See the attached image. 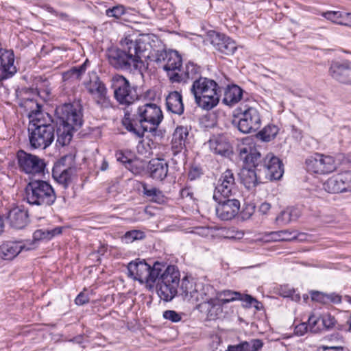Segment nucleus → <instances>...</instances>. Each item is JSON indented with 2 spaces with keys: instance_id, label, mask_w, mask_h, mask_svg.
Returning <instances> with one entry per match:
<instances>
[{
  "instance_id": "nucleus-63",
  "label": "nucleus",
  "mask_w": 351,
  "mask_h": 351,
  "mask_svg": "<svg viewBox=\"0 0 351 351\" xmlns=\"http://www.w3.org/2000/svg\"><path fill=\"white\" fill-rule=\"evenodd\" d=\"M47 10L50 12V13H52V14H54L56 15H57L56 14V12L55 11V10L51 8V6H47Z\"/></svg>"
},
{
  "instance_id": "nucleus-22",
  "label": "nucleus",
  "mask_w": 351,
  "mask_h": 351,
  "mask_svg": "<svg viewBox=\"0 0 351 351\" xmlns=\"http://www.w3.org/2000/svg\"><path fill=\"white\" fill-rule=\"evenodd\" d=\"M34 248V242L26 244L22 241H7L0 246V256L4 260H12L22 250Z\"/></svg>"
},
{
  "instance_id": "nucleus-21",
  "label": "nucleus",
  "mask_w": 351,
  "mask_h": 351,
  "mask_svg": "<svg viewBox=\"0 0 351 351\" xmlns=\"http://www.w3.org/2000/svg\"><path fill=\"white\" fill-rule=\"evenodd\" d=\"M14 54L12 50L0 49V82L12 77L17 71L14 64Z\"/></svg>"
},
{
  "instance_id": "nucleus-35",
  "label": "nucleus",
  "mask_w": 351,
  "mask_h": 351,
  "mask_svg": "<svg viewBox=\"0 0 351 351\" xmlns=\"http://www.w3.org/2000/svg\"><path fill=\"white\" fill-rule=\"evenodd\" d=\"M142 188L143 194L148 200L157 204H162L165 202L166 197L163 193L156 187L143 183Z\"/></svg>"
},
{
  "instance_id": "nucleus-30",
  "label": "nucleus",
  "mask_w": 351,
  "mask_h": 351,
  "mask_svg": "<svg viewBox=\"0 0 351 351\" xmlns=\"http://www.w3.org/2000/svg\"><path fill=\"white\" fill-rule=\"evenodd\" d=\"M263 345L261 339H252L243 341L237 345L228 346L226 351H261Z\"/></svg>"
},
{
  "instance_id": "nucleus-48",
  "label": "nucleus",
  "mask_w": 351,
  "mask_h": 351,
  "mask_svg": "<svg viewBox=\"0 0 351 351\" xmlns=\"http://www.w3.org/2000/svg\"><path fill=\"white\" fill-rule=\"evenodd\" d=\"M86 69V63H84L78 67L72 68L68 73L70 74V76L74 77L76 79H80L81 75L85 73Z\"/></svg>"
},
{
  "instance_id": "nucleus-49",
  "label": "nucleus",
  "mask_w": 351,
  "mask_h": 351,
  "mask_svg": "<svg viewBox=\"0 0 351 351\" xmlns=\"http://www.w3.org/2000/svg\"><path fill=\"white\" fill-rule=\"evenodd\" d=\"M237 300L242 301L244 304L243 306L249 308L252 306L253 302H256V299L248 294H243L241 293V297Z\"/></svg>"
},
{
  "instance_id": "nucleus-7",
  "label": "nucleus",
  "mask_w": 351,
  "mask_h": 351,
  "mask_svg": "<svg viewBox=\"0 0 351 351\" xmlns=\"http://www.w3.org/2000/svg\"><path fill=\"white\" fill-rule=\"evenodd\" d=\"M24 198L30 205L49 206L55 202L56 194L49 182L32 180L25 188Z\"/></svg>"
},
{
  "instance_id": "nucleus-2",
  "label": "nucleus",
  "mask_w": 351,
  "mask_h": 351,
  "mask_svg": "<svg viewBox=\"0 0 351 351\" xmlns=\"http://www.w3.org/2000/svg\"><path fill=\"white\" fill-rule=\"evenodd\" d=\"M142 104L130 109H125L123 125L136 137L141 138L145 132L155 131L163 119L160 108L152 102L156 97V93L147 90L144 93Z\"/></svg>"
},
{
  "instance_id": "nucleus-31",
  "label": "nucleus",
  "mask_w": 351,
  "mask_h": 351,
  "mask_svg": "<svg viewBox=\"0 0 351 351\" xmlns=\"http://www.w3.org/2000/svg\"><path fill=\"white\" fill-rule=\"evenodd\" d=\"M202 282H196L193 280H189L186 278H183L181 283V295L184 300L193 302V298H195L197 289H200Z\"/></svg>"
},
{
  "instance_id": "nucleus-10",
  "label": "nucleus",
  "mask_w": 351,
  "mask_h": 351,
  "mask_svg": "<svg viewBox=\"0 0 351 351\" xmlns=\"http://www.w3.org/2000/svg\"><path fill=\"white\" fill-rule=\"evenodd\" d=\"M239 193L234 174L230 169H226L221 173L215 186L213 199L221 201L223 198L236 197Z\"/></svg>"
},
{
  "instance_id": "nucleus-45",
  "label": "nucleus",
  "mask_w": 351,
  "mask_h": 351,
  "mask_svg": "<svg viewBox=\"0 0 351 351\" xmlns=\"http://www.w3.org/2000/svg\"><path fill=\"white\" fill-rule=\"evenodd\" d=\"M106 14L109 17L119 19L125 14V9L123 5H117L112 8L107 9Z\"/></svg>"
},
{
  "instance_id": "nucleus-14",
  "label": "nucleus",
  "mask_w": 351,
  "mask_h": 351,
  "mask_svg": "<svg viewBox=\"0 0 351 351\" xmlns=\"http://www.w3.org/2000/svg\"><path fill=\"white\" fill-rule=\"evenodd\" d=\"M17 162L21 171L27 174H39L44 172L45 160L36 155L19 150L16 154Z\"/></svg>"
},
{
  "instance_id": "nucleus-42",
  "label": "nucleus",
  "mask_w": 351,
  "mask_h": 351,
  "mask_svg": "<svg viewBox=\"0 0 351 351\" xmlns=\"http://www.w3.org/2000/svg\"><path fill=\"white\" fill-rule=\"evenodd\" d=\"M116 158L119 162L125 165V167L130 170L132 173H138V170L136 168H134V162L127 156H125L123 152H117L116 154Z\"/></svg>"
},
{
  "instance_id": "nucleus-52",
  "label": "nucleus",
  "mask_w": 351,
  "mask_h": 351,
  "mask_svg": "<svg viewBox=\"0 0 351 351\" xmlns=\"http://www.w3.org/2000/svg\"><path fill=\"white\" fill-rule=\"evenodd\" d=\"M185 144L184 143L175 141L172 138L171 141V149L173 153V155H176L178 153L181 152V151L183 149Z\"/></svg>"
},
{
  "instance_id": "nucleus-60",
  "label": "nucleus",
  "mask_w": 351,
  "mask_h": 351,
  "mask_svg": "<svg viewBox=\"0 0 351 351\" xmlns=\"http://www.w3.org/2000/svg\"><path fill=\"white\" fill-rule=\"evenodd\" d=\"M252 306H254L257 310H260L261 303L256 300V302H253Z\"/></svg>"
},
{
  "instance_id": "nucleus-43",
  "label": "nucleus",
  "mask_w": 351,
  "mask_h": 351,
  "mask_svg": "<svg viewBox=\"0 0 351 351\" xmlns=\"http://www.w3.org/2000/svg\"><path fill=\"white\" fill-rule=\"evenodd\" d=\"M320 319L315 315H311L308 319V326L309 331L312 333H317L322 330V323L320 324Z\"/></svg>"
},
{
  "instance_id": "nucleus-11",
  "label": "nucleus",
  "mask_w": 351,
  "mask_h": 351,
  "mask_svg": "<svg viewBox=\"0 0 351 351\" xmlns=\"http://www.w3.org/2000/svg\"><path fill=\"white\" fill-rule=\"evenodd\" d=\"M82 110L77 102L64 104L56 108V114L60 123L79 128L83 122Z\"/></svg>"
},
{
  "instance_id": "nucleus-33",
  "label": "nucleus",
  "mask_w": 351,
  "mask_h": 351,
  "mask_svg": "<svg viewBox=\"0 0 351 351\" xmlns=\"http://www.w3.org/2000/svg\"><path fill=\"white\" fill-rule=\"evenodd\" d=\"M322 16L334 23L351 27V13H342L339 11H328L323 12Z\"/></svg>"
},
{
  "instance_id": "nucleus-5",
  "label": "nucleus",
  "mask_w": 351,
  "mask_h": 351,
  "mask_svg": "<svg viewBox=\"0 0 351 351\" xmlns=\"http://www.w3.org/2000/svg\"><path fill=\"white\" fill-rule=\"evenodd\" d=\"M146 283L153 284L157 279L158 294L159 297L166 301H171L178 293L180 282V271L173 265L165 266L155 262L153 266L149 265Z\"/></svg>"
},
{
  "instance_id": "nucleus-40",
  "label": "nucleus",
  "mask_w": 351,
  "mask_h": 351,
  "mask_svg": "<svg viewBox=\"0 0 351 351\" xmlns=\"http://www.w3.org/2000/svg\"><path fill=\"white\" fill-rule=\"evenodd\" d=\"M278 132V128L276 125H268L259 132L258 136L263 141L269 142L276 137Z\"/></svg>"
},
{
  "instance_id": "nucleus-23",
  "label": "nucleus",
  "mask_w": 351,
  "mask_h": 351,
  "mask_svg": "<svg viewBox=\"0 0 351 351\" xmlns=\"http://www.w3.org/2000/svg\"><path fill=\"white\" fill-rule=\"evenodd\" d=\"M200 73V67L189 62L186 64L184 67H181V71L172 76L173 83H186L189 80L195 81L196 79L202 77Z\"/></svg>"
},
{
  "instance_id": "nucleus-50",
  "label": "nucleus",
  "mask_w": 351,
  "mask_h": 351,
  "mask_svg": "<svg viewBox=\"0 0 351 351\" xmlns=\"http://www.w3.org/2000/svg\"><path fill=\"white\" fill-rule=\"evenodd\" d=\"M311 299L322 304H326V293L319 291H312Z\"/></svg>"
},
{
  "instance_id": "nucleus-29",
  "label": "nucleus",
  "mask_w": 351,
  "mask_h": 351,
  "mask_svg": "<svg viewBox=\"0 0 351 351\" xmlns=\"http://www.w3.org/2000/svg\"><path fill=\"white\" fill-rule=\"evenodd\" d=\"M166 106L168 111L181 115L184 112L182 97L178 91L171 92L166 97Z\"/></svg>"
},
{
  "instance_id": "nucleus-37",
  "label": "nucleus",
  "mask_w": 351,
  "mask_h": 351,
  "mask_svg": "<svg viewBox=\"0 0 351 351\" xmlns=\"http://www.w3.org/2000/svg\"><path fill=\"white\" fill-rule=\"evenodd\" d=\"M62 228L61 227H56L53 229H38L36 230L33 234V239L34 241L40 240H49L53 237L59 235L62 233Z\"/></svg>"
},
{
  "instance_id": "nucleus-3",
  "label": "nucleus",
  "mask_w": 351,
  "mask_h": 351,
  "mask_svg": "<svg viewBox=\"0 0 351 351\" xmlns=\"http://www.w3.org/2000/svg\"><path fill=\"white\" fill-rule=\"evenodd\" d=\"M120 48L111 47L106 51L109 64L116 69L142 74L147 44L142 39L127 36L120 42Z\"/></svg>"
},
{
  "instance_id": "nucleus-64",
  "label": "nucleus",
  "mask_w": 351,
  "mask_h": 351,
  "mask_svg": "<svg viewBox=\"0 0 351 351\" xmlns=\"http://www.w3.org/2000/svg\"><path fill=\"white\" fill-rule=\"evenodd\" d=\"M341 130L342 132H350V128L348 126H343L341 128Z\"/></svg>"
},
{
  "instance_id": "nucleus-12",
  "label": "nucleus",
  "mask_w": 351,
  "mask_h": 351,
  "mask_svg": "<svg viewBox=\"0 0 351 351\" xmlns=\"http://www.w3.org/2000/svg\"><path fill=\"white\" fill-rule=\"evenodd\" d=\"M156 62L161 64L164 70L167 71L170 81L173 82L172 76L181 71L182 59L176 51L161 50L156 52Z\"/></svg>"
},
{
  "instance_id": "nucleus-25",
  "label": "nucleus",
  "mask_w": 351,
  "mask_h": 351,
  "mask_svg": "<svg viewBox=\"0 0 351 351\" xmlns=\"http://www.w3.org/2000/svg\"><path fill=\"white\" fill-rule=\"evenodd\" d=\"M7 219L11 227L15 229H22L29 222L28 212L20 207L14 208L9 211Z\"/></svg>"
},
{
  "instance_id": "nucleus-57",
  "label": "nucleus",
  "mask_w": 351,
  "mask_h": 351,
  "mask_svg": "<svg viewBox=\"0 0 351 351\" xmlns=\"http://www.w3.org/2000/svg\"><path fill=\"white\" fill-rule=\"evenodd\" d=\"M318 351H344V348L341 346H322Z\"/></svg>"
},
{
  "instance_id": "nucleus-16",
  "label": "nucleus",
  "mask_w": 351,
  "mask_h": 351,
  "mask_svg": "<svg viewBox=\"0 0 351 351\" xmlns=\"http://www.w3.org/2000/svg\"><path fill=\"white\" fill-rule=\"evenodd\" d=\"M87 92L90 94L95 104L100 107H108L110 99L105 84L97 76L84 83Z\"/></svg>"
},
{
  "instance_id": "nucleus-61",
  "label": "nucleus",
  "mask_w": 351,
  "mask_h": 351,
  "mask_svg": "<svg viewBox=\"0 0 351 351\" xmlns=\"http://www.w3.org/2000/svg\"><path fill=\"white\" fill-rule=\"evenodd\" d=\"M181 195L182 197H184V196H188L189 195V190L188 189H182V191H181Z\"/></svg>"
},
{
  "instance_id": "nucleus-46",
  "label": "nucleus",
  "mask_w": 351,
  "mask_h": 351,
  "mask_svg": "<svg viewBox=\"0 0 351 351\" xmlns=\"http://www.w3.org/2000/svg\"><path fill=\"white\" fill-rule=\"evenodd\" d=\"M336 324L335 317L330 314L324 315L322 317V326L324 328L327 330L332 328Z\"/></svg>"
},
{
  "instance_id": "nucleus-62",
  "label": "nucleus",
  "mask_w": 351,
  "mask_h": 351,
  "mask_svg": "<svg viewBox=\"0 0 351 351\" xmlns=\"http://www.w3.org/2000/svg\"><path fill=\"white\" fill-rule=\"evenodd\" d=\"M3 228H4L3 220L1 217H0V234H1L3 232Z\"/></svg>"
},
{
  "instance_id": "nucleus-9",
  "label": "nucleus",
  "mask_w": 351,
  "mask_h": 351,
  "mask_svg": "<svg viewBox=\"0 0 351 351\" xmlns=\"http://www.w3.org/2000/svg\"><path fill=\"white\" fill-rule=\"evenodd\" d=\"M74 156L69 154L63 156L52 170L53 179L64 189H66L76 173L74 166Z\"/></svg>"
},
{
  "instance_id": "nucleus-41",
  "label": "nucleus",
  "mask_w": 351,
  "mask_h": 351,
  "mask_svg": "<svg viewBox=\"0 0 351 351\" xmlns=\"http://www.w3.org/2000/svg\"><path fill=\"white\" fill-rule=\"evenodd\" d=\"M145 238L144 232L138 230L128 231L122 237V240L126 243H132L135 241L143 240Z\"/></svg>"
},
{
  "instance_id": "nucleus-39",
  "label": "nucleus",
  "mask_w": 351,
  "mask_h": 351,
  "mask_svg": "<svg viewBox=\"0 0 351 351\" xmlns=\"http://www.w3.org/2000/svg\"><path fill=\"white\" fill-rule=\"evenodd\" d=\"M217 298L223 304L236 301L241 297V293L231 290H224L216 293Z\"/></svg>"
},
{
  "instance_id": "nucleus-56",
  "label": "nucleus",
  "mask_w": 351,
  "mask_h": 351,
  "mask_svg": "<svg viewBox=\"0 0 351 351\" xmlns=\"http://www.w3.org/2000/svg\"><path fill=\"white\" fill-rule=\"evenodd\" d=\"M89 302V298L84 293H80L75 298V302L77 305H83Z\"/></svg>"
},
{
  "instance_id": "nucleus-6",
  "label": "nucleus",
  "mask_w": 351,
  "mask_h": 351,
  "mask_svg": "<svg viewBox=\"0 0 351 351\" xmlns=\"http://www.w3.org/2000/svg\"><path fill=\"white\" fill-rule=\"evenodd\" d=\"M191 91L197 106L209 110L219 104L222 87L213 80L203 77L193 82Z\"/></svg>"
},
{
  "instance_id": "nucleus-59",
  "label": "nucleus",
  "mask_w": 351,
  "mask_h": 351,
  "mask_svg": "<svg viewBox=\"0 0 351 351\" xmlns=\"http://www.w3.org/2000/svg\"><path fill=\"white\" fill-rule=\"evenodd\" d=\"M197 172V169H193V171H191L189 174V177L190 178L191 180H194L195 178V173Z\"/></svg>"
},
{
  "instance_id": "nucleus-24",
  "label": "nucleus",
  "mask_w": 351,
  "mask_h": 351,
  "mask_svg": "<svg viewBox=\"0 0 351 351\" xmlns=\"http://www.w3.org/2000/svg\"><path fill=\"white\" fill-rule=\"evenodd\" d=\"M210 149L215 154L229 156L232 153V147L227 138L223 135L213 136L208 141Z\"/></svg>"
},
{
  "instance_id": "nucleus-44",
  "label": "nucleus",
  "mask_w": 351,
  "mask_h": 351,
  "mask_svg": "<svg viewBox=\"0 0 351 351\" xmlns=\"http://www.w3.org/2000/svg\"><path fill=\"white\" fill-rule=\"evenodd\" d=\"M189 135V130L186 127L184 126H178L173 134V139L175 141H178L185 144L186 138Z\"/></svg>"
},
{
  "instance_id": "nucleus-27",
  "label": "nucleus",
  "mask_w": 351,
  "mask_h": 351,
  "mask_svg": "<svg viewBox=\"0 0 351 351\" xmlns=\"http://www.w3.org/2000/svg\"><path fill=\"white\" fill-rule=\"evenodd\" d=\"M147 169L153 179L162 181L167 176L169 165L164 159L154 158L149 161Z\"/></svg>"
},
{
  "instance_id": "nucleus-19",
  "label": "nucleus",
  "mask_w": 351,
  "mask_h": 351,
  "mask_svg": "<svg viewBox=\"0 0 351 351\" xmlns=\"http://www.w3.org/2000/svg\"><path fill=\"white\" fill-rule=\"evenodd\" d=\"M324 189L328 193L351 192V183L348 171H343L328 178L324 183Z\"/></svg>"
},
{
  "instance_id": "nucleus-55",
  "label": "nucleus",
  "mask_w": 351,
  "mask_h": 351,
  "mask_svg": "<svg viewBox=\"0 0 351 351\" xmlns=\"http://www.w3.org/2000/svg\"><path fill=\"white\" fill-rule=\"evenodd\" d=\"M280 232L282 233L280 234L282 237H285L283 239V241H291L293 239H297L298 235L294 232H290L288 230H280Z\"/></svg>"
},
{
  "instance_id": "nucleus-8",
  "label": "nucleus",
  "mask_w": 351,
  "mask_h": 351,
  "mask_svg": "<svg viewBox=\"0 0 351 351\" xmlns=\"http://www.w3.org/2000/svg\"><path fill=\"white\" fill-rule=\"evenodd\" d=\"M110 82L116 101L120 105L126 106L125 109H130L129 107L138 99L137 87L132 86L128 79L119 74L113 75Z\"/></svg>"
},
{
  "instance_id": "nucleus-4",
  "label": "nucleus",
  "mask_w": 351,
  "mask_h": 351,
  "mask_svg": "<svg viewBox=\"0 0 351 351\" xmlns=\"http://www.w3.org/2000/svg\"><path fill=\"white\" fill-rule=\"evenodd\" d=\"M23 105L29 110V138L34 149H46L55 138V125L53 120L41 112V106L34 99H24Z\"/></svg>"
},
{
  "instance_id": "nucleus-53",
  "label": "nucleus",
  "mask_w": 351,
  "mask_h": 351,
  "mask_svg": "<svg viewBox=\"0 0 351 351\" xmlns=\"http://www.w3.org/2000/svg\"><path fill=\"white\" fill-rule=\"evenodd\" d=\"M308 329V324L305 322L301 323L295 327L294 332L297 335L302 336L304 335Z\"/></svg>"
},
{
  "instance_id": "nucleus-34",
  "label": "nucleus",
  "mask_w": 351,
  "mask_h": 351,
  "mask_svg": "<svg viewBox=\"0 0 351 351\" xmlns=\"http://www.w3.org/2000/svg\"><path fill=\"white\" fill-rule=\"evenodd\" d=\"M204 305L207 311V316L210 319L218 318L223 313V306L224 305L217 298H211L207 302L202 303Z\"/></svg>"
},
{
  "instance_id": "nucleus-26",
  "label": "nucleus",
  "mask_w": 351,
  "mask_h": 351,
  "mask_svg": "<svg viewBox=\"0 0 351 351\" xmlns=\"http://www.w3.org/2000/svg\"><path fill=\"white\" fill-rule=\"evenodd\" d=\"M128 269L130 275L136 280L141 283L147 281V274L149 269V265L145 260H136L128 264Z\"/></svg>"
},
{
  "instance_id": "nucleus-32",
  "label": "nucleus",
  "mask_w": 351,
  "mask_h": 351,
  "mask_svg": "<svg viewBox=\"0 0 351 351\" xmlns=\"http://www.w3.org/2000/svg\"><path fill=\"white\" fill-rule=\"evenodd\" d=\"M243 90L235 84L228 85L224 89L223 102L226 105L232 106L237 104L242 97Z\"/></svg>"
},
{
  "instance_id": "nucleus-28",
  "label": "nucleus",
  "mask_w": 351,
  "mask_h": 351,
  "mask_svg": "<svg viewBox=\"0 0 351 351\" xmlns=\"http://www.w3.org/2000/svg\"><path fill=\"white\" fill-rule=\"evenodd\" d=\"M302 215L301 210L297 207H288L281 211L276 217L275 223L278 226H285L298 220Z\"/></svg>"
},
{
  "instance_id": "nucleus-1",
  "label": "nucleus",
  "mask_w": 351,
  "mask_h": 351,
  "mask_svg": "<svg viewBox=\"0 0 351 351\" xmlns=\"http://www.w3.org/2000/svg\"><path fill=\"white\" fill-rule=\"evenodd\" d=\"M239 156L245 162L239 173L240 178L248 189L255 187L263 180H279L283 175L281 160L271 153L263 158L255 148L244 147L240 148Z\"/></svg>"
},
{
  "instance_id": "nucleus-51",
  "label": "nucleus",
  "mask_w": 351,
  "mask_h": 351,
  "mask_svg": "<svg viewBox=\"0 0 351 351\" xmlns=\"http://www.w3.org/2000/svg\"><path fill=\"white\" fill-rule=\"evenodd\" d=\"M341 296L335 293H331L329 294H326V304L333 303V304H340L341 303Z\"/></svg>"
},
{
  "instance_id": "nucleus-15",
  "label": "nucleus",
  "mask_w": 351,
  "mask_h": 351,
  "mask_svg": "<svg viewBox=\"0 0 351 351\" xmlns=\"http://www.w3.org/2000/svg\"><path fill=\"white\" fill-rule=\"evenodd\" d=\"M306 169L308 171L326 174L333 172L336 169L335 158L328 155L315 153L306 160Z\"/></svg>"
},
{
  "instance_id": "nucleus-54",
  "label": "nucleus",
  "mask_w": 351,
  "mask_h": 351,
  "mask_svg": "<svg viewBox=\"0 0 351 351\" xmlns=\"http://www.w3.org/2000/svg\"><path fill=\"white\" fill-rule=\"evenodd\" d=\"M280 232V231H274L269 232L267 236L268 237V239H267V241H283V239L285 237H282Z\"/></svg>"
},
{
  "instance_id": "nucleus-38",
  "label": "nucleus",
  "mask_w": 351,
  "mask_h": 351,
  "mask_svg": "<svg viewBox=\"0 0 351 351\" xmlns=\"http://www.w3.org/2000/svg\"><path fill=\"white\" fill-rule=\"evenodd\" d=\"M214 291L215 290L213 287L202 283L201 288L197 289L196 293H195L196 297L193 298V302L199 301H203L204 302H207L208 300L212 298L211 295H213Z\"/></svg>"
},
{
  "instance_id": "nucleus-17",
  "label": "nucleus",
  "mask_w": 351,
  "mask_h": 351,
  "mask_svg": "<svg viewBox=\"0 0 351 351\" xmlns=\"http://www.w3.org/2000/svg\"><path fill=\"white\" fill-rule=\"evenodd\" d=\"M331 77L342 84H351V61L341 60L332 61L329 68Z\"/></svg>"
},
{
  "instance_id": "nucleus-36",
  "label": "nucleus",
  "mask_w": 351,
  "mask_h": 351,
  "mask_svg": "<svg viewBox=\"0 0 351 351\" xmlns=\"http://www.w3.org/2000/svg\"><path fill=\"white\" fill-rule=\"evenodd\" d=\"M77 129L60 122L57 129V142L62 146L68 145L73 137V131Z\"/></svg>"
},
{
  "instance_id": "nucleus-58",
  "label": "nucleus",
  "mask_w": 351,
  "mask_h": 351,
  "mask_svg": "<svg viewBox=\"0 0 351 351\" xmlns=\"http://www.w3.org/2000/svg\"><path fill=\"white\" fill-rule=\"evenodd\" d=\"M271 205L267 202H263L261 204L259 207V212L263 215L267 213V212L270 210Z\"/></svg>"
},
{
  "instance_id": "nucleus-20",
  "label": "nucleus",
  "mask_w": 351,
  "mask_h": 351,
  "mask_svg": "<svg viewBox=\"0 0 351 351\" xmlns=\"http://www.w3.org/2000/svg\"><path fill=\"white\" fill-rule=\"evenodd\" d=\"M210 42L219 52L230 56L237 49L236 43L230 37L216 32H210L208 35Z\"/></svg>"
},
{
  "instance_id": "nucleus-13",
  "label": "nucleus",
  "mask_w": 351,
  "mask_h": 351,
  "mask_svg": "<svg viewBox=\"0 0 351 351\" xmlns=\"http://www.w3.org/2000/svg\"><path fill=\"white\" fill-rule=\"evenodd\" d=\"M241 110L237 123L239 130L244 134L257 131L261 126V117L258 110L248 107Z\"/></svg>"
},
{
  "instance_id": "nucleus-47",
  "label": "nucleus",
  "mask_w": 351,
  "mask_h": 351,
  "mask_svg": "<svg viewBox=\"0 0 351 351\" xmlns=\"http://www.w3.org/2000/svg\"><path fill=\"white\" fill-rule=\"evenodd\" d=\"M165 319L171 321L172 322H178L181 320V315L175 311L167 310L163 313Z\"/></svg>"
},
{
  "instance_id": "nucleus-18",
  "label": "nucleus",
  "mask_w": 351,
  "mask_h": 351,
  "mask_svg": "<svg viewBox=\"0 0 351 351\" xmlns=\"http://www.w3.org/2000/svg\"><path fill=\"white\" fill-rule=\"evenodd\" d=\"M218 205L216 206L217 216L223 221L234 219L239 212L240 202L236 197L223 198L221 201H216Z\"/></svg>"
}]
</instances>
